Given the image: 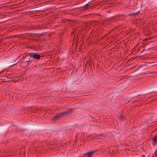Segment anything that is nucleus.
Wrapping results in <instances>:
<instances>
[{"label": "nucleus", "instance_id": "obj_9", "mask_svg": "<svg viewBox=\"0 0 157 157\" xmlns=\"http://www.w3.org/2000/svg\"><path fill=\"white\" fill-rule=\"evenodd\" d=\"M140 157H145V155H141Z\"/></svg>", "mask_w": 157, "mask_h": 157}, {"label": "nucleus", "instance_id": "obj_10", "mask_svg": "<svg viewBox=\"0 0 157 157\" xmlns=\"http://www.w3.org/2000/svg\"><path fill=\"white\" fill-rule=\"evenodd\" d=\"M25 56H24L23 57V58L25 59V58H25Z\"/></svg>", "mask_w": 157, "mask_h": 157}, {"label": "nucleus", "instance_id": "obj_5", "mask_svg": "<svg viewBox=\"0 0 157 157\" xmlns=\"http://www.w3.org/2000/svg\"><path fill=\"white\" fill-rule=\"evenodd\" d=\"M95 151H91L85 154V155H87L88 157H91L92 155Z\"/></svg>", "mask_w": 157, "mask_h": 157}, {"label": "nucleus", "instance_id": "obj_13", "mask_svg": "<svg viewBox=\"0 0 157 157\" xmlns=\"http://www.w3.org/2000/svg\"><path fill=\"white\" fill-rule=\"evenodd\" d=\"M1 15V14H0V15Z\"/></svg>", "mask_w": 157, "mask_h": 157}, {"label": "nucleus", "instance_id": "obj_6", "mask_svg": "<svg viewBox=\"0 0 157 157\" xmlns=\"http://www.w3.org/2000/svg\"><path fill=\"white\" fill-rule=\"evenodd\" d=\"M154 145L157 143V136H155L154 138Z\"/></svg>", "mask_w": 157, "mask_h": 157}, {"label": "nucleus", "instance_id": "obj_11", "mask_svg": "<svg viewBox=\"0 0 157 157\" xmlns=\"http://www.w3.org/2000/svg\"><path fill=\"white\" fill-rule=\"evenodd\" d=\"M156 153H157V149H156Z\"/></svg>", "mask_w": 157, "mask_h": 157}, {"label": "nucleus", "instance_id": "obj_12", "mask_svg": "<svg viewBox=\"0 0 157 157\" xmlns=\"http://www.w3.org/2000/svg\"><path fill=\"white\" fill-rule=\"evenodd\" d=\"M113 30H114V29H113L111 31H112Z\"/></svg>", "mask_w": 157, "mask_h": 157}, {"label": "nucleus", "instance_id": "obj_3", "mask_svg": "<svg viewBox=\"0 0 157 157\" xmlns=\"http://www.w3.org/2000/svg\"><path fill=\"white\" fill-rule=\"evenodd\" d=\"M117 20V17H116L110 18L105 20L104 23H102V24L104 25L105 26L107 25L110 24L111 23Z\"/></svg>", "mask_w": 157, "mask_h": 157}, {"label": "nucleus", "instance_id": "obj_7", "mask_svg": "<svg viewBox=\"0 0 157 157\" xmlns=\"http://www.w3.org/2000/svg\"><path fill=\"white\" fill-rule=\"evenodd\" d=\"M139 13V12H136L132 13L131 14H130L128 15L129 16H132V15H136L138 14Z\"/></svg>", "mask_w": 157, "mask_h": 157}, {"label": "nucleus", "instance_id": "obj_2", "mask_svg": "<svg viewBox=\"0 0 157 157\" xmlns=\"http://www.w3.org/2000/svg\"><path fill=\"white\" fill-rule=\"evenodd\" d=\"M72 111L73 109H69L66 110L65 112L57 114L56 116L52 118V119L54 121H56L59 118L63 116L65 114L69 113Z\"/></svg>", "mask_w": 157, "mask_h": 157}, {"label": "nucleus", "instance_id": "obj_8", "mask_svg": "<svg viewBox=\"0 0 157 157\" xmlns=\"http://www.w3.org/2000/svg\"><path fill=\"white\" fill-rule=\"evenodd\" d=\"M124 117L122 115H121L119 117V119L121 121L123 120H124Z\"/></svg>", "mask_w": 157, "mask_h": 157}, {"label": "nucleus", "instance_id": "obj_1", "mask_svg": "<svg viewBox=\"0 0 157 157\" xmlns=\"http://www.w3.org/2000/svg\"><path fill=\"white\" fill-rule=\"evenodd\" d=\"M29 56L33 57V58H34L35 61L40 59L41 57L38 53L31 52L26 53L25 57L29 58Z\"/></svg>", "mask_w": 157, "mask_h": 157}, {"label": "nucleus", "instance_id": "obj_4", "mask_svg": "<svg viewBox=\"0 0 157 157\" xmlns=\"http://www.w3.org/2000/svg\"><path fill=\"white\" fill-rule=\"evenodd\" d=\"M28 58V60L25 62V63H27V64L28 65H30L32 63H34L36 61L35 59L33 58V57L30 56H29V58Z\"/></svg>", "mask_w": 157, "mask_h": 157}]
</instances>
